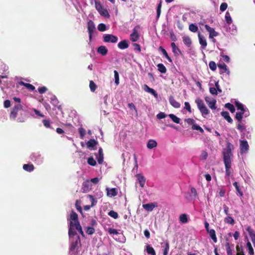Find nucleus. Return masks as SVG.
Here are the masks:
<instances>
[{
	"label": "nucleus",
	"mask_w": 255,
	"mask_h": 255,
	"mask_svg": "<svg viewBox=\"0 0 255 255\" xmlns=\"http://www.w3.org/2000/svg\"><path fill=\"white\" fill-rule=\"evenodd\" d=\"M28 115L27 111L23 109L20 104H17L13 107L9 118L13 120H16L17 122L23 123L27 118Z\"/></svg>",
	"instance_id": "obj_1"
},
{
	"label": "nucleus",
	"mask_w": 255,
	"mask_h": 255,
	"mask_svg": "<svg viewBox=\"0 0 255 255\" xmlns=\"http://www.w3.org/2000/svg\"><path fill=\"white\" fill-rule=\"evenodd\" d=\"M234 149L233 145L228 142L226 148L223 151L224 162L225 166V171L227 176H229L232 173L231 156H233L232 150Z\"/></svg>",
	"instance_id": "obj_2"
},
{
	"label": "nucleus",
	"mask_w": 255,
	"mask_h": 255,
	"mask_svg": "<svg viewBox=\"0 0 255 255\" xmlns=\"http://www.w3.org/2000/svg\"><path fill=\"white\" fill-rule=\"evenodd\" d=\"M70 226L69 228L68 234L70 237L77 235L76 232L74 230V226L76 224H80L78 221L77 214L74 211H72L70 216Z\"/></svg>",
	"instance_id": "obj_3"
},
{
	"label": "nucleus",
	"mask_w": 255,
	"mask_h": 255,
	"mask_svg": "<svg viewBox=\"0 0 255 255\" xmlns=\"http://www.w3.org/2000/svg\"><path fill=\"white\" fill-rule=\"evenodd\" d=\"M205 28L206 30L209 33V38L212 39L213 42L215 43L216 40L214 38V37H216L219 35L218 32L216 31L214 28L211 27L207 24L205 25Z\"/></svg>",
	"instance_id": "obj_4"
},
{
	"label": "nucleus",
	"mask_w": 255,
	"mask_h": 255,
	"mask_svg": "<svg viewBox=\"0 0 255 255\" xmlns=\"http://www.w3.org/2000/svg\"><path fill=\"white\" fill-rule=\"evenodd\" d=\"M95 5L96 9L101 15L105 17L110 16L108 10L105 9L100 3L96 2Z\"/></svg>",
	"instance_id": "obj_5"
},
{
	"label": "nucleus",
	"mask_w": 255,
	"mask_h": 255,
	"mask_svg": "<svg viewBox=\"0 0 255 255\" xmlns=\"http://www.w3.org/2000/svg\"><path fill=\"white\" fill-rule=\"evenodd\" d=\"M88 32L89 36V39L91 41L92 34L96 30L95 25L92 20H89L87 23Z\"/></svg>",
	"instance_id": "obj_6"
},
{
	"label": "nucleus",
	"mask_w": 255,
	"mask_h": 255,
	"mask_svg": "<svg viewBox=\"0 0 255 255\" xmlns=\"http://www.w3.org/2000/svg\"><path fill=\"white\" fill-rule=\"evenodd\" d=\"M205 101L208 107L212 110L216 109V100L212 97H205Z\"/></svg>",
	"instance_id": "obj_7"
},
{
	"label": "nucleus",
	"mask_w": 255,
	"mask_h": 255,
	"mask_svg": "<svg viewBox=\"0 0 255 255\" xmlns=\"http://www.w3.org/2000/svg\"><path fill=\"white\" fill-rule=\"evenodd\" d=\"M240 149L241 154L248 152L249 149V145L248 141L246 140H240Z\"/></svg>",
	"instance_id": "obj_8"
},
{
	"label": "nucleus",
	"mask_w": 255,
	"mask_h": 255,
	"mask_svg": "<svg viewBox=\"0 0 255 255\" xmlns=\"http://www.w3.org/2000/svg\"><path fill=\"white\" fill-rule=\"evenodd\" d=\"M104 41L105 42L116 43L118 41V37L114 35L106 34L103 36Z\"/></svg>",
	"instance_id": "obj_9"
},
{
	"label": "nucleus",
	"mask_w": 255,
	"mask_h": 255,
	"mask_svg": "<svg viewBox=\"0 0 255 255\" xmlns=\"http://www.w3.org/2000/svg\"><path fill=\"white\" fill-rule=\"evenodd\" d=\"M81 244V241L79 236L77 235L75 241H73L69 248L70 251H74L78 247V244Z\"/></svg>",
	"instance_id": "obj_10"
},
{
	"label": "nucleus",
	"mask_w": 255,
	"mask_h": 255,
	"mask_svg": "<svg viewBox=\"0 0 255 255\" xmlns=\"http://www.w3.org/2000/svg\"><path fill=\"white\" fill-rule=\"evenodd\" d=\"M107 195L110 197H115L118 195V190L116 188H110L107 187L106 188Z\"/></svg>",
	"instance_id": "obj_11"
},
{
	"label": "nucleus",
	"mask_w": 255,
	"mask_h": 255,
	"mask_svg": "<svg viewBox=\"0 0 255 255\" xmlns=\"http://www.w3.org/2000/svg\"><path fill=\"white\" fill-rule=\"evenodd\" d=\"M98 162L102 164L104 161V154L102 147H100L98 150V153L95 154Z\"/></svg>",
	"instance_id": "obj_12"
},
{
	"label": "nucleus",
	"mask_w": 255,
	"mask_h": 255,
	"mask_svg": "<svg viewBox=\"0 0 255 255\" xmlns=\"http://www.w3.org/2000/svg\"><path fill=\"white\" fill-rule=\"evenodd\" d=\"M91 189V184L89 181L87 180L82 184V190L84 193H87Z\"/></svg>",
	"instance_id": "obj_13"
},
{
	"label": "nucleus",
	"mask_w": 255,
	"mask_h": 255,
	"mask_svg": "<svg viewBox=\"0 0 255 255\" xmlns=\"http://www.w3.org/2000/svg\"><path fill=\"white\" fill-rule=\"evenodd\" d=\"M198 36L199 43L201 46L202 49H205L207 45V43L205 38L203 35H202L200 34V33H198Z\"/></svg>",
	"instance_id": "obj_14"
},
{
	"label": "nucleus",
	"mask_w": 255,
	"mask_h": 255,
	"mask_svg": "<svg viewBox=\"0 0 255 255\" xmlns=\"http://www.w3.org/2000/svg\"><path fill=\"white\" fill-rule=\"evenodd\" d=\"M157 206L156 203H151L145 204H143V208L147 211H152L153 209Z\"/></svg>",
	"instance_id": "obj_15"
},
{
	"label": "nucleus",
	"mask_w": 255,
	"mask_h": 255,
	"mask_svg": "<svg viewBox=\"0 0 255 255\" xmlns=\"http://www.w3.org/2000/svg\"><path fill=\"white\" fill-rule=\"evenodd\" d=\"M137 179L139 183L140 187H143L144 186L146 179L142 174H137L136 175Z\"/></svg>",
	"instance_id": "obj_16"
},
{
	"label": "nucleus",
	"mask_w": 255,
	"mask_h": 255,
	"mask_svg": "<svg viewBox=\"0 0 255 255\" xmlns=\"http://www.w3.org/2000/svg\"><path fill=\"white\" fill-rule=\"evenodd\" d=\"M139 38V35L137 32V30L134 28L132 30V33L130 35V39L132 42L137 41Z\"/></svg>",
	"instance_id": "obj_17"
},
{
	"label": "nucleus",
	"mask_w": 255,
	"mask_h": 255,
	"mask_svg": "<svg viewBox=\"0 0 255 255\" xmlns=\"http://www.w3.org/2000/svg\"><path fill=\"white\" fill-rule=\"evenodd\" d=\"M170 104L175 108H179L180 106V104L176 101L173 97H170L169 99Z\"/></svg>",
	"instance_id": "obj_18"
},
{
	"label": "nucleus",
	"mask_w": 255,
	"mask_h": 255,
	"mask_svg": "<svg viewBox=\"0 0 255 255\" xmlns=\"http://www.w3.org/2000/svg\"><path fill=\"white\" fill-rule=\"evenodd\" d=\"M221 116L226 120L228 123L232 124L233 123V120L229 115V113L227 111L222 112L221 113Z\"/></svg>",
	"instance_id": "obj_19"
},
{
	"label": "nucleus",
	"mask_w": 255,
	"mask_h": 255,
	"mask_svg": "<svg viewBox=\"0 0 255 255\" xmlns=\"http://www.w3.org/2000/svg\"><path fill=\"white\" fill-rule=\"evenodd\" d=\"M218 66L219 68L223 70L222 71L220 72V74H222L223 73H226L228 75L230 74V72L229 70L227 68V66L225 63L218 64Z\"/></svg>",
	"instance_id": "obj_20"
},
{
	"label": "nucleus",
	"mask_w": 255,
	"mask_h": 255,
	"mask_svg": "<svg viewBox=\"0 0 255 255\" xmlns=\"http://www.w3.org/2000/svg\"><path fill=\"white\" fill-rule=\"evenodd\" d=\"M118 47L121 49H125L128 47V44L127 40H124L118 43Z\"/></svg>",
	"instance_id": "obj_21"
},
{
	"label": "nucleus",
	"mask_w": 255,
	"mask_h": 255,
	"mask_svg": "<svg viewBox=\"0 0 255 255\" xmlns=\"http://www.w3.org/2000/svg\"><path fill=\"white\" fill-rule=\"evenodd\" d=\"M143 89L145 91L153 95V96H157L156 91L153 89L149 87L147 85H144Z\"/></svg>",
	"instance_id": "obj_22"
},
{
	"label": "nucleus",
	"mask_w": 255,
	"mask_h": 255,
	"mask_svg": "<svg viewBox=\"0 0 255 255\" xmlns=\"http://www.w3.org/2000/svg\"><path fill=\"white\" fill-rule=\"evenodd\" d=\"M97 52L101 55L104 56L108 53V49L105 46H100L97 49Z\"/></svg>",
	"instance_id": "obj_23"
},
{
	"label": "nucleus",
	"mask_w": 255,
	"mask_h": 255,
	"mask_svg": "<svg viewBox=\"0 0 255 255\" xmlns=\"http://www.w3.org/2000/svg\"><path fill=\"white\" fill-rule=\"evenodd\" d=\"M157 145V142L153 139L149 140L147 143V147L148 149H152L153 148L156 147Z\"/></svg>",
	"instance_id": "obj_24"
},
{
	"label": "nucleus",
	"mask_w": 255,
	"mask_h": 255,
	"mask_svg": "<svg viewBox=\"0 0 255 255\" xmlns=\"http://www.w3.org/2000/svg\"><path fill=\"white\" fill-rule=\"evenodd\" d=\"M182 38L184 44L188 47H190L192 44V41L191 38L187 36H184Z\"/></svg>",
	"instance_id": "obj_25"
},
{
	"label": "nucleus",
	"mask_w": 255,
	"mask_h": 255,
	"mask_svg": "<svg viewBox=\"0 0 255 255\" xmlns=\"http://www.w3.org/2000/svg\"><path fill=\"white\" fill-rule=\"evenodd\" d=\"M23 169L28 172H31L34 169V167L32 164H25L23 165Z\"/></svg>",
	"instance_id": "obj_26"
},
{
	"label": "nucleus",
	"mask_w": 255,
	"mask_h": 255,
	"mask_svg": "<svg viewBox=\"0 0 255 255\" xmlns=\"http://www.w3.org/2000/svg\"><path fill=\"white\" fill-rule=\"evenodd\" d=\"M207 232L209 233L210 237L213 240V242L214 243H216L217 242V239L216 237L215 231L214 229H210V230L208 231Z\"/></svg>",
	"instance_id": "obj_27"
},
{
	"label": "nucleus",
	"mask_w": 255,
	"mask_h": 255,
	"mask_svg": "<svg viewBox=\"0 0 255 255\" xmlns=\"http://www.w3.org/2000/svg\"><path fill=\"white\" fill-rule=\"evenodd\" d=\"M169 244L167 241H165L164 243V246H162L163 248V255H167L168 251L169 250Z\"/></svg>",
	"instance_id": "obj_28"
},
{
	"label": "nucleus",
	"mask_w": 255,
	"mask_h": 255,
	"mask_svg": "<svg viewBox=\"0 0 255 255\" xmlns=\"http://www.w3.org/2000/svg\"><path fill=\"white\" fill-rule=\"evenodd\" d=\"M231 246L233 248L234 245L231 246L229 242H227L225 244L226 250L227 251V255H233Z\"/></svg>",
	"instance_id": "obj_29"
},
{
	"label": "nucleus",
	"mask_w": 255,
	"mask_h": 255,
	"mask_svg": "<svg viewBox=\"0 0 255 255\" xmlns=\"http://www.w3.org/2000/svg\"><path fill=\"white\" fill-rule=\"evenodd\" d=\"M171 46L172 49V51L175 54H177L178 52L180 54H181V50L176 46L175 43H174V42L171 43Z\"/></svg>",
	"instance_id": "obj_30"
},
{
	"label": "nucleus",
	"mask_w": 255,
	"mask_h": 255,
	"mask_svg": "<svg viewBox=\"0 0 255 255\" xmlns=\"http://www.w3.org/2000/svg\"><path fill=\"white\" fill-rule=\"evenodd\" d=\"M98 144V142L94 139H90L87 143V147H93Z\"/></svg>",
	"instance_id": "obj_31"
},
{
	"label": "nucleus",
	"mask_w": 255,
	"mask_h": 255,
	"mask_svg": "<svg viewBox=\"0 0 255 255\" xmlns=\"http://www.w3.org/2000/svg\"><path fill=\"white\" fill-rule=\"evenodd\" d=\"M157 68H158V70L161 73H165L166 72V67H165V66L162 64V63H159L158 64H157Z\"/></svg>",
	"instance_id": "obj_32"
},
{
	"label": "nucleus",
	"mask_w": 255,
	"mask_h": 255,
	"mask_svg": "<svg viewBox=\"0 0 255 255\" xmlns=\"http://www.w3.org/2000/svg\"><path fill=\"white\" fill-rule=\"evenodd\" d=\"M180 221L183 224L186 223L188 222L187 216L185 214H182L179 216Z\"/></svg>",
	"instance_id": "obj_33"
},
{
	"label": "nucleus",
	"mask_w": 255,
	"mask_h": 255,
	"mask_svg": "<svg viewBox=\"0 0 255 255\" xmlns=\"http://www.w3.org/2000/svg\"><path fill=\"white\" fill-rule=\"evenodd\" d=\"M245 113V112H237L236 114L235 118L240 122H241L243 118V115Z\"/></svg>",
	"instance_id": "obj_34"
},
{
	"label": "nucleus",
	"mask_w": 255,
	"mask_h": 255,
	"mask_svg": "<svg viewBox=\"0 0 255 255\" xmlns=\"http://www.w3.org/2000/svg\"><path fill=\"white\" fill-rule=\"evenodd\" d=\"M169 117L174 123L176 124L180 123V119L175 115L171 114L169 115Z\"/></svg>",
	"instance_id": "obj_35"
},
{
	"label": "nucleus",
	"mask_w": 255,
	"mask_h": 255,
	"mask_svg": "<svg viewBox=\"0 0 255 255\" xmlns=\"http://www.w3.org/2000/svg\"><path fill=\"white\" fill-rule=\"evenodd\" d=\"M159 49H161V51H162L163 55L167 58V59L168 60L169 62H172V59L171 58L168 56V53H167L166 51L161 46L159 47Z\"/></svg>",
	"instance_id": "obj_36"
},
{
	"label": "nucleus",
	"mask_w": 255,
	"mask_h": 255,
	"mask_svg": "<svg viewBox=\"0 0 255 255\" xmlns=\"http://www.w3.org/2000/svg\"><path fill=\"white\" fill-rule=\"evenodd\" d=\"M225 107L228 109L232 113L235 112V108L233 105L228 103L225 104Z\"/></svg>",
	"instance_id": "obj_37"
},
{
	"label": "nucleus",
	"mask_w": 255,
	"mask_h": 255,
	"mask_svg": "<svg viewBox=\"0 0 255 255\" xmlns=\"http://www.w3.org/2000/svg\"><path fill=\"white\" fill-rule=\"evenodd\" d=\"M192 128L193 130H199L202 133H204V130L203 129V128L201 127H200L199 125H198L197 124H196L195 123L192 126Z\"/></svg>",
	"instance_id": "obj_38"
},
{
	"label": "nucleus",
	"mask_w": 255,
	"mask_h": 255,
	"mask_svg": "<svg viewBox=\"0 0 255 255\" xmlns=\"http://www.w3.org/2000/svg\"><path fill=\"white\" fill-rule=\"evenodd\" d=\"M74 229L77 230L83 237L85 236L84 232L82 229V227L80 224H76V226H74Z\"/></svg>",
	"instance_id": "obj_39"
},
{
	"label": "nucleus",
	"mask_w": 255,
	"mask_h": 255,
	"mask_svg": "<svg viewBox=\"0 0 255 255\" xmlns=\"http://www.w3.org/2000/svg\"><path fill=\"white\" fill-rule=\"evenodd\" d=\"M161 6H162V1H160V2L158 4L157 6V15H156V18L158 19L161 13Z\"/></svg>",
	"instance_id": "obj_40"
},
{
	"label": "nucleus",
	"mask_w": 255,
	"mask_h": 255,
	"mask_svg": "<svg viewBox=\"0 0 255 255\" xmlns=\"http://www.w3.org/2000/svg\"><path fill=\"white\" fill-rule=\"evenodd\" d=\"M233 185L235 187V188H236L237 191L238 192V193H239V195L240 196H242L243 195V192L242 191L241 189H240L239 186L238 185V182H235L234 183H233Z\"/></svg>",
	"instance_id": "obj_41"
},
{
	"label": "nucleus",
	"mask_w": 255,
	"mask_h": 255,
	"mask_svg": "<svg viewBox=\"0 0 255 255\" xmlns=\"http://www.w3.org/2000/svg\"><path fill=\"white\" fill-rule=\"evenodd\" d=\"M189 29L193 32H196L198 31V28L195 24L192 23L189 25Z\"/></svg>",
	"instance_id": "obj_42"
},
{
	"label": "nucleus",
	"mask_w": 255,
	"mask_h": 255,
	"mask_svg": "<svg viewBox=\"0 0 255 255\" xmlns=\"http://www.w3.org/2000/svg\"><path fill=\"white\" fill-rule=\"evenodd\" d=\"M196 103L197 105V106H198V108L199 109L205 106L203 101L199 98H198L196 100Z\"/></svg>",
	"instance_id": "obj_43"
},
{
	"label": "nucleus",
	"mask_w": 255,
	"mask_h": 255,
	"mask_svg": "<svg viewBox=\"0 0 255 255\" xmlns=\"http://www.w3.org/2000/svg\"><path fill=\"white\" fill-rule=\"evenodd\" d=\"M146 252L148 254L151 255H155V252L154 249L150 246L146 247Z\"/></svg>",
	"instance_id": "obj_44"
},
{
	"label": "nucleus",
	"mask_w": 255,
	"mask_h": 255,
	"mask_svg": "<svg viewBox=\"0 0 255 255\" xmlns=\"http://www.w3.org/2000/svg\"><path fill=\"white\" fill-rule=\"evenodd\" d=\"M88 163L91 166H95L97 164L96 160L92 156L89 157L87 160Z\"/></svg>",
	"instance_id": "obj_45"
},
{
	"label": "nucleus",
	"mask_w": 255,
	"mask_h": 255,
	"mask_svg": "<svg viewBox=\"0 0 255 255\" xmlns=\"http://www.w3.org/2000/svg\"><path fill=\"white\" fill-rule=\"evenodd\" d=\"M247 246L249 250V254L250 255H254V249L252 246L251 243L250 242H248L247 244Z\"/></svg>",
	"instance_id": "obj_46"
},
{
	"label": "nucleus",
	"mask_w": 255,
	"mask_h": 255,
	"mask_svg": "<svg viewBox=\"0 0 255 255\" xmlns=\"http://www.w3.org/2000/svg\"><path fill=\"white\" fill-rule=\"evenodd\" d=\"M202 115H207L209 113V111L206 106L199 109Z\"/></svg>",
	"instance_id": "obj_47"
},
{
	"label": "nucleus",
	"mask_w": 255,
	"mask_h": 255,
	"mask_svg": "<svg viewBox=\"0 0 255 255\" xmlns=\"http://www.w3.org/2000/svg\"><path fill=\"white\" fill-rule=\"evenodd\" d=\"M225 19H226V21L227 22V23L228 24H231L232 23V19L231 18V16L230 15V13L227 11L226 13V14H225Z\"/></svg>",
	"instance_id": "obj_48"
},
{
	"label": "nucleus",
	"mask_w": 255,
	"mask_h": 255,
	"mask_svg": "<svg viewBox=\"0 0 255 255\" xmlns=\"http://www.w3.org/2000/svg\"><path fill=\"white\" fill-rule=\"evenodd\" d=\"M50 102L54 107L58 106L59 103L58 100L56 97H52L51 98Z\"/></svg>",
	"instance_id": "obj_49"
},
{
	"label": "nucleus",
	"mask_w": 255,
	"mask_h": 255,
	"mask_svg": "<svg viewBox=\"0 0 255 255\" xmlns=\"http://www.w3.org/2000/svg\"><path fill=\"white\" fill-rule=\"evenodd\" d=\"M75 207L78 212L82 214V208L81 206V202L79 200H77L75 203Z\"/></svg>",
	"instance_id": "obj_50"
},
{
	"label": "nucleus",
	"mask_w": 255,
	"mask_h": 255,
	"mask_svg": "<svg viewBox=\"0 0 255 255\" xmlns=\"http://www.w3.org/2000/svg\"><path fill=\"white\" fill-rule=\"evenodd\" d=\"M236 106L238 110H241V112H246V110L244 109V106L242 104L238 102H236Z\"/></svg>",
	"instance_id": "obj_51"
},
{
	"label": "nucleus",
	"mask_w": 255,
	"mask_h": 255,
	"mask_svg": "<svg viewBox=\"0 0 255 255\" xmlns=\"http://www.w3.org/2000/svg\"><path fill=\"white\" fill-rule=\"evenodd\" d=\"M89 87L91 91L93 92L96 90V89L97 88V85L93 81H90Z\"/></svg>",
	"instance_id": "obj_52"
},
{
	"label": "nucleus",
	"mask_w": 255,
	"mask_h": 255,
	"mask_svg": "<svg viewBox=\"0 0 255 255\" xmlns=\"http://www.w3.org/2000/svg\"><path fill=\"white\" fill-rule=\"evenodd\" d=\"M108 215H109L111 217H113L115 219H117L118 218V216H119L118 213L115 212V211H113V210L110 211L108 213Z\"/></svg>",
	"instance_id": "obj_53"
},
{
	"label": "nucleus",
	"mask_w": 255,
	"mask_h": 255,
	"mask_svg": "<svg viewBox=\"0 0 255 255\" xmlns=\"http://www.w3.org/2000/svg\"><path fill=\"white\" fill-rule=\"evenodd\" d=\"M42 123L43 124L44 126L46 128H53L50 125V120H43L42 121Z\"/></svg>",
	"instance_id": "obj_54"
},
{
	"label": "nucleus",
	"mask_w": 255,
	"mask_h": 255,
	"mask_svg": "<svg viewBox=\"0 0 255 255\" xmlns=\"http://www.w3.org/2000/svg\"><path fill=\"white\" fill-rule=\"evenodd\" d=\"M247 231L248 232L250 238L255 236V233L253 229L250 226H248L246 229Z\"/></svg>",
	"instance_id": "obj_55"
},
{
	"label": "nucleus",
	"mask_w": 255,
	"mask_h": 255,
	"mask_svg": "<svg viewBox=\"0 0 255 255\" xmlns=\"http://www.w3.org/2000/svg\"><path fill=\"white\" fill-rule=\"evenodd\" d=\"M98 29L100 31H105L107 30V27H106V24H105L104 23H100L98 25Z\"/></svg>",
	"instance_id": "obj_56"
},
{
	"label": "nucleus",
	"mask_w": 255,
	"mask_h": 255,
	"mask_svg": "<svg viewBox=\"0 0 255 255\" xmlns=\"http://www.w3.org/2000/svg\"><path fill=\"white\" fill-rule=\"evenodd\" d=\"M210 69L212 71H215L217 68V65L215 62L210 61L209 64Z\"/></svg>",
	"instance_id": "obj_57"
},
{
	"label": "nucleus",
	"mask_w": 255,
	"mask_h": 255,
	"mask_svg": "<svg viewBox=\"0 0 255 255\" xmlns=\"http://www.w3.org/2000/svg\"><path fill=\"white\" fill-rule=\"evenodd\" d=\"M225 221L226 223H229L231 225H233L235 223L234 220L231 217L228 216L225 219Z\"/></svg>",
	"instance_id": "obj_58"
},
{
	"label": "nucleus",
	"mask_w": 255,
	"mask_h": 255,
	"mask_svg": "<svg viewBox=\"0 0 255 255\" xmlns=\"http://www.w3.org/2000/svg\"><path fill=\"white\" fill-rule=\"evenodd\" d=\"M95 230L91 227H88L86 230V233L88 235H92L95 233Z\"/></svg>",
	"instance_id": "obj_59"
},
{
	"label": "nucleus",
	"mask_w": 255,
	"mask_h": 255,
	"mask_svg": "<svg viewBox=\"0 0 255 255\" xmlns=\"http://www.w3.org/2000/svg\"><path fill=\"white\" fill-rule=\"evenodd\" d=\"M236 249L237 251V255H245L243 249L240 248L238 245H237Z\"/></svg>",
	"instance_id": "obj_60"
},
{
	"label": "nucleus",
	"mask_w": 255,
	"mask_h": 255,
	"mask_svg": "<svg viewBox=\"0 0 255 255\" xmlns=\"http://www.w3.org/2000/svg\"><path fill=\"white\" fill-rule=\"evenodd\" d=\"M237 128L241 131L243 132L246 130V128L243 124L239 123L237 125Z\"/></svg>",
	"instance_id": "obj_61"
},
{
	"label": "nucleus",
	"mask_w": 255,
	"mask_h": 255,
	"mask_svg": "<svg viewBox=\"0 0 255 255\" xmlns=\"http://www.w3.org/2000/svg\"><path fill=\"white\" fill-rule=\"evenodd\" d=\"M114 77H115L116 84L117 85L119 84V75L118 72L116 70L114 71Z\"/></svg>",
	"instance_id": "obj_62"
},
{
	"label": "nucleus",
	"mask_w": 255,
	"mask_h": 255,
	"mask_svg": "<svg viewBox=\"0 0 255 255\" xmlns=\"http://www.w3.org/2000/svg\"><path fill=\"white\" fill-rule=\"evenodd\" d=\"M47 90V88L45 86L39 87L38 88V92L40 94H44Z\"/></svg>",
	"instance_id": "obj_63"
},
{
	"label": "nucleus",
	"mask_w": 255,
	"mask_h": 255,
	"mask_svg": "<svg viewBox=\"0 0 255 255\" xmlns=\"http://www.w3.org/2000/svg\"><path fill=\"white\" fill-rule=\"evenodd\" d=\"M191 196L196 198L197 196V192L196 189L194 187L191 188Z\"/></svg>",
	"instance_id": "obj_64"
}]
</instances>
